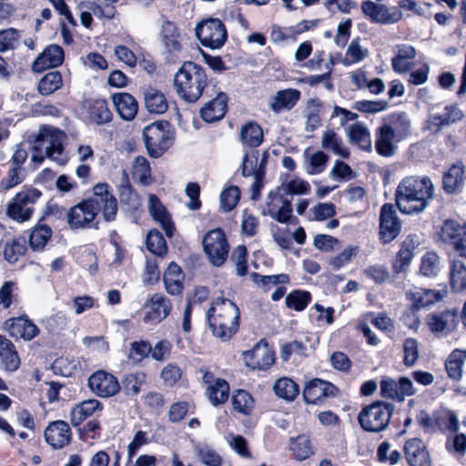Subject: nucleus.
Segmentation results:
<instances>
[{
	"mask_svg": "<svg viewBox=\"0 0 466 466\" xmlns=\"http://www.w3.org/2000/svg\"><path fill=\"white\" fill-rule=\"evenodd\" d=\"M92 197L84 199L97 216L102 213L106 222L114 221L116 218L118 206L117 199L108 183H97L92 188Z\"/></svg>",
	"mask_w": 466,
	"mask_h": 466,
	"instance_id": "0eeeda50",
	"label": "nucleus"
},
{
	"mask_svg": "<svg viewBox=\"0 0 466 466\" xmlns=\"http://www.w3.org/2000/svg\"><path fill=\"white\" fill-rule=\"evenodd\" d=\"M78 431L79 439L82 441H87L88 440H96L101 435V423L97 419H92L76 427Z\"/></svg>",
	"mask_w": 466,
	"mask_h": 466,
	"instance_id": "052dcab7",
	"label": "nucleus"
},
{
	"mask_svg": "<svg viewBox=\"0 0 466 466\" xmlns=\"http://www.w3.org/2000/svg\"><path fill=\"white\" fill-rule=\"evenodd\" d=\"M420 245V238L418 234L410 233L406 236L405 239L400 243V248L392 261V271L394 274L399 275L406 270L410 265L415 251Z\"/></svg>",
	"mask_w": 466,
	"mask_h": 466,
	"instance_id": "f3484780",
	"label": "nucleus"
},
{
	"mask_svg": "<svg viewBox=\"0 0 466 466\" xmlns=\"http://www.w3.org/2000/svg\"><path fill=\"white\" fill-rule=\"evenodd\" d=\"M195 31L200 44L210 49L221 48L228 40L226 25L218 18L202 20L197 25Z\"/></svg>",
	"mask_w": 466,
	"mask_h": 466,
	"instance_id": "1a4fd4ad",
	"label": "nucleus"
},
{
	"mask_svg": "<svg viewBox=\"0 0 466 466\" xmlns=\"http://www.w3.org/2000/svg\"><path fill=\"white\" fill-rule=\"evenodd\" d=\"M231 403L233 410L243 415L251 414L255 400L252 395L246 390H235L231 396Z\"/></svg>",
	"mask_w": 466,
	"mask_h": 466,
	"instance_id": "a18cd8bd",
	"label": "nucleus"
},
{
	"mask_svg": "<svg viewBox=\"0 0 466 466\" xmlns=\"http://www.w3.org/2000/svg\"><path fill=\"white\" fill-rule=\"evenodd\" d=\"M339 393V389L333 383L321 380H310L303 389V399L308 404L319 405L327 398L336 397Z\"/></svg>",
	"mask_w": 466,
	"mask_h": 466,
	"instance_id": "4468645a",
	"label": "nucleus"
},
{
	"mask_svg": "<svg viewBox=\"0 0 466 466\" xmlns=\"http://www.w3.org/2000/svg\"><path fill=\"white\" fill-rule=\"evenodd\" d=\"M25 177L26 171L24 167L10 165L6 176L0 181V188L1 190L7 191L23 183Z\"/></svg>",
	"mask_w": 466,
	"mask_h": 466,
	"instance_id": "13d9d810",
	"label": "nucleus"
},
{
	"mask_svg": "<svg viewBox=\"0 0 466 466\" xmlns=\"http://www.w3.org/2000/svg\"><path fill=\"white\" fill-rule=\"evenodd\" d=\"M147 249L157 257L164 258L167 253V244L162 233L156 229H150L146 238Z\"/></svg>",
	"mask_w": 466,
	"mask_h": 466,
	"instance_id": "8fccbe9b",
	"label": "nucleus"
},
{
	"mask_svg": "<svg viewBox=\"0 0 466 466\" xmlns=\"http://www.w3.org/2000/svg\"><path fill=\"white\" fill-rule=\"evenodd\" d=\"M394 411V405L384 400H374L362 407L358 414V422L362 431L380 433L385 431Z\"/></svg>",
	"mask_w": 466,
	"mask_h": 466,
	"instance_id": "39448f33",
	"label": "nucleus"
},
{
	"mask_svg": "<svg viewBox=\"0 0 466 466\" xmlns=\"http://www.w3.org/2000/svg\"><path fill=\"white\" fill-rule=\"evenodd\" d=\"M434 197V185L428 176L403 177L395 191V202L402 214H420Z\"/></svg>",
	"mask_w": 466,
	"mask_h": 466,
	"instance_id": "f257e3e1",
	"label": "nucleus"
},
{
	"mask_svg": "<svg viewBox=\"0 0 466 466\" xmlns=\"http://www.w3.org/2000/svg\"><path fill=\"white\" fill-rule=\"evenodd\" d=\"M0 247H3L4 258L10 264L16 263L27 250L26 241L21 237L13 238L5 243L1 241Z\"/></svg>",
	"mask_w": 466,
	"mask_h": 466,
	"instance_id": "ea45409f",
	"label": "nucleus"
},
{
	"mask_svg": "<svg viewBox=\"0 0 466 466\" xmlns=\"http://www.w3.org/2000/svg\"><path fill=\"white\" fill-rule=\"evenodd\" d=\"M248 252L245 245H238L231 253V260L236 265L237 275L244 277L248 272Z\"/></svg>",
	"mask_w": 466,
	"mask_h": 466,
	"instance_id": "680f3d73",
	"label": "nucleus"
},
{
	"mask_svg": "<svg viewBox=\"0 0 466 466\" xmlns=\"http://www.w3.org/2000/svg\"><path fill=\"white\" fill-rule=\"evenodd\" d=\"M128 0H92L86 4V9L93 12L94 15L99 19L112 20L117 15L116 5L127 4Z\"/></svg>",
	"mask_w": 466,
	"mask_h": 466,
	"instance_id": "72a5a7b5",
	"label": "nucleus"
},
{
	"mask_svg": "<svg viewBox=\"0 0 466 466\" xmlns=\"http://www.w3.org/2000/svg\"><path fill=\"white\" fill-rule=\"evenodd\" d=\"M348 136L352 144L360 149L370 152L372 149L370 132L363 124H352L348 128Z\"/></svg>",
	"mask_w": 466,
	"mask_h": 466,
	"instance_id": "79ce46f5",
	"label": "nucleus"
},
{
	"mask_svg": "<svg viewBox=\"0 0 466 466\" xmlns=\"http://www.w3.org/2000/svg\"><path fill=\"white\" fill-rule=\"evenodd\" d=\"M240 140L242 144L249 147L256 148L259 147L264 140L261 127L255 121L246 123L241 127Z\"/></svg>",
	"mask_w": 466,
	"mask_h": 466,
	"instance_id": "37998d69",
	"label": "nucleus"
},
{
	"mask_svg": "<svg viewBox=\"0 0 466 466\" xmlns=\"http://www.w3.org/2000/svg\"><path fill=\"white\" fill-rule=\"evenodd\" d=\"M147 308L143 317L146 324L157 325L164 320L172 311V302L159 293L153 294L146 302Z\"/></svg>",
	"mask_w": 466,
	"mask_h": 466,
	"instance_id": "a211bd4d",
	"label": "nucleus"
},
{
	"mask_svg": "<svg viewBox=\"0 0 466 466\" xmlns=\"http://www.w3.org/2000/svg\"><path fill=\"white\" fill-rule=\"evenodd\" d=\"M206 394L213 406L225 404L230 394L229 383L225 379L217 378L215 383L207 388Z\"/></svg>",
	"mask_w": 466,
	"mask_h": 466,
	"instance_id": "a19ab883",
	"label": "nucleus"
},
{
	"mask_svg": "<svg viewBox=\"0 0 466 466\" xmlns=\"http://www.w3.org/2000/svg\"><path fill=\"white\" fill-rule=\"evenodd\" d=\"M143 138L149 157L157 158L173 145L175 130L169 121L157 120L144 127Z\"/></svg>",
	"mask_w": 466,
	"mask_h": 466,
	"instance_id": "20e7f679",
	"label": "nucleus"
},
{
	"mask_svg": "<svg viewBox=\"0 0 466 466\" xmlns=\"http://www.w3.org/2000/svg\"><path fill=\"white\" fill-rule=\"evenodd\" d=\"M247 367L252 370H266L275 362V351L266 339H261L254 347L243 353Z\"/></svg>",
	"mask_w": 466,
	"mask_h": 466,
	"instance_id": "f8f14e48",
	"label": "nucleus"
},
{
	"mask_svg": "<svg viewBox=\"0 0 466 466\" xmlns=\"http://www.w3.org/2000/svg\"><path fill=\"white\" fill-rule=\"evenodd\" d=\"M274 391L278 397L291 401L299 395V388L293 380L281 378L275 382Z\"/></svg>",
	"mask_w": 466,
	"mask_h": 466,
	"instance_id": "603ef678",
	"label": "nucleus"
},
{
	"mask_svg": "<svg viewBox=\"0 0 466 466\" xmlns=\"http://www.w3.org/2000/svg\"><path fill=\"white\" fill-rule=\"evenodd\" d=\"M228 97L225 92L219 91L216 96L205 103L199 114L203 121L214 123L222 119L228 112Z\"/></svg>",
	"mask_w": 466,
	"mask_h": 466,
	"instance_id": "5701e85b",
	"label": "nucleus"
},
{
	"mask_svg": "<svg viewBox=\"0 0 466 466\" xmlns=\"http://www.w3.org/2000/svg\"><path fill=\"white\" fill-rule=\"evenodd\" d=\"M247 160L248 159L246 157L245 161H243L240 166L241 175L244 177L254 176V182L252 183L251 187H250L251 188L250 198L254 201H257L261 197V190L264 187V184H265V176L263 175L262 170H258L257 172L248 171Z\"/></svg>",
	"mask_w": 466,
	"mask_h": 466,
	"instance_id": "4d7b16f0",
	"label": "nucleus"
},
{
	"mask_svg": "<svg viewBox=\"0 0 466 466\" xmlns=\"http://www.w3.org/2000/svg\"><path fill=\"white\" fill-rule=\"evenodd\" d=\"M143 402L150 411L157 414L163 411L167 403L164 394L157 390L147 392L143 396Z\"/></svg>",
	"mask_w": 466,
	"mask_h": 466,
	"instance_id": "e2e57ef3",
	"label": "nucleus"
},
{
	"mask_svg": "<svg viewBox=\"0 0 466 466\" xmlns=\"http://www.w3.org/2000/svg\"><path fill=\"white\" fill-rule=\"evenodd\" d=\"M160 39L168 58L177 56L182 50L181 34L174 22L166 20L162 24Z\"/></svg>",
	"mask_w": 466,
	"mask_h": 466,
	"instance_id": "a878e982",
	"label": "nucleus"
},
{
	"mask_svg": "<svg viewBox=\"0 0 466 466\" xmlns=\"http://www.w3.org/2000/svg\"><path fill=\"white\" fill-rule=\"evenodd\" d=\"M457 319V311L456 310H444L438 314H431L429 317L428 325L430 329L433 332H442L444 331L449 322L454 324Z\"/></svg>",
	"mask_w": 466,
	"mask_h": 466,
	"instance_id": "3c124183",
	"label": "nucleus"
},
{
	"mask_svg": "<svg viewBox=\"0 0 466 466\" xmlns=\"http://www.w3.org/2000/svg\"><path fill=\"white\" fill-rule=\"evenodd\" d=\"M289 450L295 460L305 461L315 454V446L308 434H299L289 439Z\"/></svg>",
	"mask_w": 466,
	"mask_h": 466,
	"instance_id": "4c0bfd02",
	"label": "nucleus"
},
{
	"mask_svg": "<svg viewBox=\"0 0 466 466\" xmlns=\"http://www.w3.org/2000/svg\"><path fill=\"white\" fill-rule=\"evenodd\" d=\"M65 51L62 46L56 44L48 45L36 56L32 64V70L41 73L47 69L56 68L63 64Z\"/></svg>",
	"mask_w": 466,
	"mask_h": 466,
	"instance_id": "412c9836",
	"label": "nucleus"
},
{
	"mask_svg": "<svg viewBox=\"0 0 466 466\" xmlns=\"http://www.w3.org/2000/svg\"><path fill=\"white\" fill-rule=\"evenodd\" d=\"M402 224L395 206L392 203H384L380 210L379 217V240L382 245L394 241L401 232Z\"/></svg>",
	"mask_w": 466,
	"mask_h": 466,
	"instance_id": "9b49d317",
	"label": "nucleus"
},
{
	"mask_svg": "<svg viewBox=\"0 0 466 466\" xmlns=\"http://www.w3.org/2000/svg\"><path fill=\"white\" fill-rule=\"evenodd\" d=\"M341 138L337 133L329 129L323 132L321 146L326 150H331L334 154L343 157L349 158L350 152L347 147H343Z\"/></svg>",
	"mask_w": 466,
	"mask_h": 466,
	"instance_id": "09e8293b",
	"label": "nucleus"
},
{
	"mask_svg": "<svg viewBox=\"0 0 466 466\" xmlns=\"http://www.w3.org/2000/svg\"><path fill=\"white\" fill-rule=\"evenodd\" d=\"M43 196L38 188L25 186L8 202L5 209L6 216L14 221L24 223L32 218L35 213V204Z\"/></svg>",
	"mask_w": 466,
	"mask_h": 466,
	"instance_id": "423d86ee",
	"label": "nucleus"
},
{
	"mask_svg": "<svg viewBox=\"0 0 466 466\" xmlns=\"http://www.w3.org/2000/svg\"><path fill=\"white\" fill-rule=\"evenodd\" d=\"M466 360V350H454L451 352L445 361V370L449 378L460 380L462 376V365Z\"/></svg>",
	"mask_w": 466,
	"mask_h": 466,
	"instance_id": "49530a36",
	"label": "nucleus"
},
{
	"mask_svg": "<svg viewBox=\"0 0 466 466\" xmlns=\"http://www.w3.org/2000/svg\"><path fill=\"white\" fill-rule=\"evenodd\" d=\"M63 135L58 134L56 128L47 126L41 127L35 138L34 151H42L44 144L48 143L49 145L46 147V156L48 158L56 159L54 155H61L64 150L61 139Z\"/></svg>",
	"mask_w": 466,
	"mask_h": 466,
	"instance_id": "dca6fc26",
	"label": "nucleus"
},
{
	"mask_svg": "<svg viewBox=\"0 0 466 466\" xmlns=\"http://www.w3.org/2000/svg\"><path fill=\"white\" fill-rule=\"evenodd\" d=\"M64 85L63 76L58 70L46 72L37 83V91L40 95L46 96L53 95L61 89Z\"/></svg>",
	"mask_w": 466,
	"mask_h": 466,
	"instance_id": "58836bf2",
	"label": "nucleus"
},
{
	"mask_svg": "<svg viewBox=\"0 0 466 466\" xmlns=\"http://www.w3.org/2000/svg\"><path fill=\"white\" fill-rule=\"evenodd\" d=\"M380 126L391 129L393 135L400 141L410 134V121L405 112L389 115Z\"/></svg>",
	"mask_w": 466,
	"mask_h": 466,
	"instance_id": "473e14b6",
	"label": "nucleus"
},
{
	"mask_svg": "<svg viewBox=\"0 0 466 466\" xmlns=\"http://www.w3.org/2000/svg\"><path fill=\"white\" fill-rule=\"evenodd\" d=\"M450 284L453 292L466 291V266L459 259L450 261Z\"/></svg>",
	"mask_w": 466,
	"mask_h": 466,
	"instance_id": "c03bdc74",
	"label": "nucleus"
},
{
	"mask_svg": "<svg viewBox=\"0 0 466 466\" xmlns=\"http://www.w3.org/2000/svg\"><path fill=\"white\" fill-rule=\"evenodd\" d=\"M301 93L295 88L279 90L276 93L270 108L275 113H280L283 110L292 109L300 98Z\"/></svg>",
	"mask_w": 466,
	"mask_h": 466,
	"instance_id": "c9c22d12",
	"label": "nucleus"
},
{
	"mask_svg": "<svg viewBox=\"0 0 466 466\" xmlns=\"http://www.w3.org/2000/svg\"><path fill=\"white\" fill-rule=\"evenodd\" d=\"M87 385L90 390L100 398L113 397L121 390L117 378L104 370L95 371L88 378Z\"/></svg>",
	"mask_w": 466,
	"mask_h": 466,
	"instance_id": "ddd939ff",
	"label": "nucleus"
},
{
	"mask_svg": "<svg viewBox=\"0 0 466 466\" xmlns=\"http://www.w3.org/2000/svg\"><path fill=\"white\" fill-rule=\"evenodd\" d=\"M103 403L96 399L85 400L76 404L70 412V422L76 428L84 423L86 420L92 417L96 411H102Z\"/></svg>",
	"mask_w": 466,
	"mask_h": 466,
	"instance_id": "cd10ccee",
	"label": "nucleus"
},
{
	"mask_svg": "<svg viewBox=\"0 0 466 466\" xmlns=\"http://www.w3.org/2000/svg\"><path fill=\"white\" fill-rule=\"evenodd\" d=\"M68 214L69 209L67 210L66 208L50 200L46 203L40 219L46 221L49 217H53L56 220L66 221L68 224Z\"/></svg>",
	"mask_w": 466,
	"mask_h": 466,
	"instance_id": "774afa93",
	"label": "nucleus"
},
{
	"mask_svg": "<svg viewBox=\"0 0 466 466\" xmlns=\"http://www.w3.org/2000/svg\"><path fill=\"white\" fill-rule=\"evenodd\" d=\"M190 412V403L187 400H178L173 402L168 410V420L172 423H177L183 420Z\"/></svg>",
	"mask_w": 466,
	"mask_h": 466,
	"instance_id": "338daca9",
	"label": "nucleus"
},
{
	"mask_svg": "<svg viewBox=\"0 0 466 466\" xmlns=\"http://www.w3.org/2000/svg\"><path fill=\"white\" fill-rule=\"evenodd\" d=\"M240 189L238 186H229L220 194V208L224 212H230L240 199Z\"/></svg>",
	"mask_w": 466,
	"mask_h": 466,
	"instance_id": "bf43d9fd",
	"label": "nucleus"
},
{
	"mask_svg": "<svg viewBox=\"0 0 466 466\" xmlns=\"http://www.w3.org/2000/svg\"><path fill=\"white\" fill-rule=\"evenodd\" d=\"M143 96L145 106L150 114L161 115L167 111V99L160 90L148 86L144 88Z\"/></svg>",
	"mask_w": 466,
	"mask_h": 466,
	"instance_id": "2f4dec72",
	"label": "nucleus"
},
{
	"mask_svg": "<svg viewBox=\"0 0 466 466\" xmlns=\"http://www.w3.org/2000/svg\"><path fill=\"white\" fill-rule=\"evenodd\" d=\"M208 77L206 69L193 62L185 61L174 76V88L184 102L196 103L204 94Z\"/></svg>",
	"mask_w": 466,
	"mask_h": 466,
	"instance_id": "7ed1b4c3",
	"label": "nucleus"
},
{
	"mask_svg": "<svg viewBox=\"0 0 466 466\" xmlns=\"http://www.w3.org/2000/svg\"><path fill=\"white\" fill-rule=\"evenodd\" d=\"M22 31L14 27L0 30V53L15 50L20 42Z\"/></svg>",
	"mask_w": 466,
	"mask_h": 466,
	"instance_id": "6e6d98bb",
	"label": "nucleus"
},
{
	"mask_svg": "<svg viewBox=\"0 0 466 466\" xmlns=\"http://www.w3.org/2000/svg\"><path fill=\"white\" fill-rule=\"evenodd\" d=\"M0 364L9 372L17 370L21 365L15 346L3 335H0Z\"/></svg>",
	"mask_w": 466,
	"mask_h": 466,
	"instance_id": "c756f323",
	"label": "nucleus"
},
{
	"mask_svg": "<svg viewBox=\"0 0 466 466\" xmlns=\"http://www.w3.org/2000/svg\"><path fill=\"white\" fill-rule=\"evenodd\" d=\"M404 457L409 466H432L427 445L420 438H410L403 445Z\"/></svg>",
	"mask_w": 466,
	"mask_h": 466,
	"instance_id": "6ab92c4d",
	"label": "nucleus"
},
{
	"mask_svg": "<svg viewBox=\"0 0 466 466\" xmlns=\"http://www.w3.org/2000/svg\"><path fill=\"white\" fill-rule=\"evenodd\" d=\"M4 328L10 337L26 341L32 340L39 333L38 327L26 314L7 319L4 322Z\"/></svg>",
	"mask_w": 466,
	"mask_h": 466,
	"instance_id": "aec40b11",
	"label": "nucleus"
},
{
	"mask_svg": "<svg viewBox=\"0 0 466 466\" xmlns=\"http://www.w3.org/2000/svg\"><path fill=\"white\" fill-rule=\"evenodd\" d=\"M439 256L433 251L426 252L420 261V271L426 277L436 276L439 271Z\"/></svg>",
	"mask_w": 466,
	"mask_h": 466,
	"instance_id": "0e129e2a",
	"label": "nucleus"
},
{
	"mask_svg": "<svg viewBox=\"0 0 466 466\" xmlns=\"http://www.w3.org/2000/svg\"><path fill=\"white\" fill-rule=\"evenodd\" d=\"M44 438L53 450H62L71 443L73 433L66 421L57 420L48 423L44 431Z\"/></svg>",
	"mask_w": 466,
	"mask_h": 466,
	"instance_id": "2eb2a0df",
	"label": "nucleus"
},
{
	"mask_svg": "<svg viewBox=\"0 0 466 466\" xmlns=\"http://www.w3.org/2000/svg\"><path fill=\"white\" fill-rule=\"evenodd\" d=\"M206 321L215 338L229 341L239 331V308L229 299L215 298L206 312Z\"/></svg>",
	"mask_w": 466,
	"mask_h": 466,
	"instance_id": "f03ea898",
	"label": "nucleus"
},
{
	"mask_svg": "<svg viewBox=\"0 0 466 466\" xmlns=\"http://www.w3.org/2000/svg\"><path fill=\"white\" fill-rule=\"evenodd\" d=\"M96 218V212L83 199L69 208L68 226L72 229L91 228Z\"/></svg>",
	"mask_w": 466,
	"mask_h": 466,
	"instance_id": "393cba45",
	"label": "nucleus"
},
{
	"mask_svg": "<svg viewBox=\"0 0 466 466\" xmlns=\"http://www.w3.org/2000/svg\"><path fill=\"white\" fill-rule=\"evenodd\" d=\"M147 382V374L143 371L127 373L122 379L123 391L127 397L137 396Z\"/></svg>",
	"mask_w": 466,
	"mask_h": 466,
	"instance_id": "de8ad7c7",
	"label": "nucleus"
},
{
	"mask_svg": "<svg viewBox=\"0 0 466 466\" xmlns=\"http://www.w3.org/2000/svg\"><path fill=\"white\" fill-rule=\"evenodd\" d=\"M52 235V228L39 218L31 229L28 239L29 247L33 251H43L51 239Z\"/></svg>",
	"mask_w": 466,
	"mask_h": 466,
	"instance_id": "e433bc0d",
	"label": "nucleus"
},
{
	"mask_svg": "<svg viewBox=\"0 0 466 466\" xmlns=\"http://www.w3.org/2000/svg\"><path fill=\"white\" fill-rule=\"evenodd\" d=\"M148 210L152 218L161 226L166 235L168 238L173 237L176 230L175 224L167 208L155 194L149 195Z\"/></svg>",
	"mask_w": 466,
	"mask_h": 466,
	"instance_id": "b1692460",
	"label": "nucleus"
},
{
	"mask_svg": "<svg viewBox=\"0 0 466 466\" xmlns=\"http://www.w3.org/2000/svg\"><path fill=\"white\" fill-rule=\"evenodd\" d=\"M112 101L123 120L131 121L137 115L138 103L131 94L126 92L116 93L112 96Z\"/></svg>",
	"mask_w": 466,
	"mask_h": 466,
	"instance_id": "c85d7f7f",
	"label": "nucleus"
},
{
	"mask_svg": "<svg viewBox=\"0 0 466 466\" xmlns=\"http://www.w3.org/2000/svg\"><path fill=\"white\" fill-rule=\"evenodd\" d=\"M86 117L91 123L101 126L108 124L113 119V113L105 98H89L83 103Z\"/></svg>",
	"mask_w": 466,
	"mask_h": 466,
	"instance_id": "4be33fe9",
	"label": "nucleus"
},
{
	"mask_svg": "<svg viewBox=\"0 0 466 466\" xmlns=\"http://www.w3.org/2000/svg\"><path fill=\"white\" fill-rule=\"evenodd\" d=\"M465 171L462 165L453 164L442 176V188L446 194L459 193L463 186Z\"/></svg>",
	"mask_w": 466,
	"mask_h": 466,
	"instance_id": "7c9ffc66",
	"label": "nucleus"
},
{
	"mask_svg": "<svg viewBox=\"0 0 466 466\" xmlns=\"http://www.w3.org/2000/svg\"><path fill=\"white\" fill-rule=\"evenodd\" d=\"M400 142L388 127H378L375 130V150L383 157H392L398 148L397 143Z\"/></svg>",
	"mask_w": 466,
	"mask_h": 466,
	"instance_id": "bb28decb",
	"label": "nucleus"
},
{
	"mask_svg": "<svg viewBox=\"0 0 466 466\" xmlns=\"http://www.w3.org/2000/svg\"><path fill=\"white\" fill-rule=\"evenodd\" d=\"M202 245L211 265L220 267L227 261L230 246L221 228L208 231L203 237Z\"/></svg>",
	"mask_w": 466,
	"mask_h": 466,
	"instance_id": "6e6552de",
	"label": "nucleus"
},
{
	"mask_svg": "<svg viewBox=\"0 0 466 466\" xmlns=\"http://www.w3.org/2000/svg\"><path fill=\"white\" fill-rule=\"evenodd\" d=\"M416 55L417 52L414 46L410 45L398 46V52L391 58L392 70L397 74H404L410 71Z\"/></svg>",
	"mask_w": 466,
	"mask_h": 466,
	"instance_id": "f704fd0d",
	"label": "nucleus"
},
{
	"mask_svg": "<svg viewBox=\"0 0 466 466\" xmlns=\"http://www.w3.org/2000/svg\"><path fill=\"white\" fill-rule=\"evenodd\" d=\"M183 371L177 363L167 364L160 372V378L167 387H174L181 379Z\"/></svg>",
	"mask_w": 466,
	"mask_h": 466,
	"instance_id": "69168bd1",
	"label": "nucleus"
},
{
	"mask_svg": "<svg viewBox=\"0 0 466 466\" xmlns=\"http://www.w3.org/2000/svg\"><path fill=\"white\" fill-rule=\"evenodd\" d=\"M312 297L309 291L294 289L286 296L287 308L296 310H304L311 302Z\"/></svg>",
	"mask_w": 466,
	"mask_h": 466,
	"instance_id": "864d4df0",
	"label": "nucleus"
},
{
	"mask_svg": "<svg viewBox=\"0 0 466 466\" xmlns=\"http://www.w3.org/2000/svg\"><path fill=\"white\" fill-rule=\"evenodd\" d=\"M439 240L451 247L458 256L466 258V223L445 219L437 231Z\"/></svg>",
	"mask_w": 466,
	"mask_h": 466,
	"instance_id": "9d476101",
	"label": "nucleus"
},
{
	"mask_svg": "<svg viewBox=\"0 0 466 466\" xmlns=\"http://www.w3.org/2000/svg\"><path fill=\"white\" fill-rule=\"evenodd\" d=\"M151 351L152 345L148 340H135L130 343L127 358L134 365H138L150 356Z\"/></svg>",
	"mask_w": 466,
	"mask_h": 466,
	"instance_id": "5fc2aeb1",
	"label": "nucleus"
}]
</instances>
